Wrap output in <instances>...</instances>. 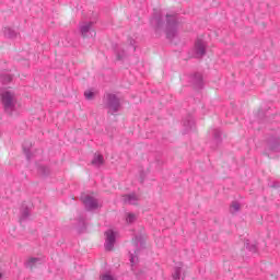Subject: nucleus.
<instances>
[{
	"mask_svg": "<svg viewBox=\"0 0 280 280\" xmlns=\"http://www.w3.org/2000/svg\"><path fill=\"white\" fill-rule=\"evenodd\" d=\"M195 58H202L207 54V43L202 39H197L192 49Z\"/></svg>",
	"mask_w": 280,
	"mask_h": 280,
	"instance_id": "6",
	"label": "nucleus"
},
{
	"mask_svg": "<svg viewBox=\"0 0 280 280\" xmlns=\"http://www.w3.org/2000/svg\"><path fill=\"white\" fill-rule=\"evenodd\" d=\"M0 280H3V272L0 271Z\"/></svg>",
	"mask_w": 280,
	"mask_h": 280,
	"instance_id": "24",
	"label": "nucleus"
},
{
	"mask_svg": "<svg viewBox=\"0 0 280 280\" xmlns=\"http://www.w3.org/2000/svg\"><path fill=\"white\" fill-rule=\"evenodd\" d=\"M124 202H126L127 205H137V202H139V197H137V195L131 194V195H127L122 198Z\"/></svg>",
	"mask_w": 280,
	"mask_h": 280,
	"instance_id": "9",
	"label": "nucleus"
},
{
	"mask_svg": "<svg viewBox=\"0 0 280 280\" xmlns=\"http://www.w3.org/2000/svg\"><path fill=\"white\" fill-rule=\"evenodd\" d=\"M0 102L5 110V113L12 114L16 108L19 98L16 97V92L12 89H4L0 92Z\"/></svg>",
	"mask_w": 280,
	"mask_h": 280,
	"instance_id": "1",
	"label": "nucleus"
},
{
	"mask_svg": "<svg viewBox=\"0 0 280 280\" xmlns=\"http://www.w3.org/2000/svg\"><path fill=\"white\" fill-rule=\"evenodd\" d=\"M24 152L26 154V158L30 159V149L24 147Z\"/></svg>",
	"mask_w": 280,
	"mask_h": 280,
	"instance_id": "22",
	"label": "nucleus"
},
{
	"mask_svg": "<svg viewBox=\"0 0 280 280\" xmlns=\"http://www.w3.org/2000/svg\"><path fill=\"white\" fill-rule=\"evenodd\" d=\"M249 250H252V253H257V245H252Z\"/></svg>",
	"mask_w": 280,
	"mask_h": 280,
	"instance_id": "21",
	"label": "nucleus"
},
{
	"mask_svg": "<svg viewBox=\"0 0 280 280\" xmlns=\"http://www.w3.org/2000/svg\"><path fill=\"white\" fill-rule=\"evenodd\" d=\"M183 277H185V265L177 262L173 268L172 278L174 280H180Z\"/></svg>",
	"mask_w": 280,
	"mask_h": 280,
	"instance_id": "7",
	"label": "nucleus"
},
{
	"mask_svg": "<svg viewBox=\"0 0 280 280\" xmlns=\"http://www.w3.org/2000/svg\"><path fill=\"white\" fill-rule=\"evenodd\" d=\"M30 215V209L25 208L24 210H22V218L25 219Z\"/></svg>",
	"mask_w": 280,
	"mask_h": 280,
	"instance_id": "19",
	"label": "nucleus"
},
{
	"mask_svg": "<svg viewBox=\"0 0 280 280\" xmlns=\"http://www.w3.org/2000/svg\"><path fill=\"white\" fill-rule=\"evenodd\" d=\"M4 36L7 38H16V33L12 28H4Z\"/></svg>",
	"mask_w": 280,
	"mask_h": 280,
	"instance_id": "14",
	"label": "nucleus"
},
{
	"mask_svg": "<svg viewBox=\"0 0 280 280\" xmlns=\"http://www.w3.org/2000/svg\"><path fill=\"white\" fill-rule=\"evenodd\" d=\"M240 211H242V203H240V201H232L230 205V213L235 215V213H240Z\"/></svg>",
	"mask_w": 280,
	"mask_h": 280,
	"instance_id": "10",
	"label": "nucleus"
},
{
	"mask_svg": "<svg viewBox=\"0 0 280 280\" xmlns=\"http://www.w3.org/2000/svg\"><path fill=\"white\" fill-rule=\"evenodd\" d=\"M92 165H95L96 167H100V165H104V156L101 154L94 155V159L92 160Z\"/></svg>",
	"mask_w": 280,
	"mask_h": 280,
	"instance_id": "11",
	"label": "nucleus"
},
{
	"mask_svg": "<svg viewBox=\"0 0 280 280\" xmlns=\"http://www.w3.org/2000/svg\"><path fill=\"white\" fill-rule=\"evenodd\" d=\"M3 82H12V75L8 74L3 78Z\"/></svg>",
	"mask_w": 280,
	"mask_h": 280,
	"instance_id": "20",
	"label": "nucleus"
},
{
	"mask_svg": "<svg viewBox=\"0 0 280 280\" xmlns=\"http://www.w3.org/2000/svg\"><path fill=\"white\" fill-rule=\"evenodd\" d=\"M166 21H167V31L166 36L167 38H174L176 36V14H166Z\"/></svg>",
	"mask_w": 280,
	"mask_h": 280,
	"instance_id": "4",
	"label": "nucleus"
},
{
	"mask_svg": "<svg viewBox=\"0 0 280 280\" xmlns=\"http://www.w3.org/2000/svg\"><path fill=\"white\" fill-rule=\"evenodd\" d=\"M129 255H130V264H131V268H135V266L138 264L139 261V257H137V250H135L133 253L132 252H129Z\"/></svg>",
	"mask_w": 280,
	"mask_h": 280,
	"instance_id": "13",
	"label": "nucleus"
},
{
	"mask_svg": "<svg viewBox=\"0 0 280 280\" xmlns=\"http://www.w3.org/2000/svg\"><path fill=\"white\" fill-rule=\"evenodd\" d=\"M117 240V232L115 230H107L105 232V249L113 250L115 241Z\"/></svg>",
	"mask_w": 280,
	"mask_h": 280,
	"instance_id": "5",
	"label": "nucleus"
},
{
	"mask_svg": "<svg viewBox=\"0 0 280 280\" xmlns=\"http://www.w3.org/2000/svg\"><path fill=\"white\" fill-rule=\"evenodd\" d=\"M81 198L88 211H95V209H100V207H102V203L91 195H83Z\"/></svg>",
	"mask_w": 280,
	"mask_h": 280,
	"instance_id": "3",
	"label": "nucleus"
},
{
	"mask_svg": "<svg viewBox=\"0 0 280 280\" xmlns=\"http://www.w3.org/2000/svg\"><path fill=\"white\" fill-rule=\"evenodd\" d=\"M130 45L132 46V49H133V51H135V40H130Z\"/></svg>",
	"mask_w": 280,
	"mask_h": 280,
	"instance_id": "23",
	"label": "nucleus"
},
{
	"mask_svg": "<svg viewBox=\"0 0 280 280\" xmlns=\"http://www.w3.org/2000/svg\"><path fill=\"white\" fill-rule=\"evenodd\" d=\"M184 126L191 130L195 128L196 124L192 120H188L187 122H184Z\"/></svg>",
	"mask_w": 280,
	"mask_h": 280,
	"instance_id": "17",
	"label": "nucleus"
},
{
	"mask_svg": "<svg viewBox=\"0 0 280 280\" xmlns=\"http://www.w3.org/2000/svg\"><path fill=\"white\" fill-rule=\"evenodd\" d=\"M84 97L85 100H93V97H95V92H93L92 90H88L84 92Z\"/></svg>",
	"mask_w": 280,
	"mask_h": 280,
	"instance_id": "16",
	"label": "nucleus"
},
{
	"mask_svg": "<svg viewBox=\"0 0 280 280\" xmlns=\"http://www.w3.org/2000/svg\"><path fill=\"white\" fill-rule=\"evenodd\" d=\"M91 27H93V22H84L80 25V31L82 36H86L89 32H91Z\"/></svg>",
	"mask_w": 280,
	"mask_h": 280,
	"instance_id": "8",
	"label": "nucleus"
},
{
	"mask_svg": "<svg viewBox=\"0 0 280 280\" xmlns=\"http://www.w3.org/2000/svg\"><path fill=\"white\" fill-rule=\"evenodd\" d=\"M36 264H40V258L31 257L26 260L27 268H33V266H36Z\"/></svg>",
	"mask_w": 280,
	"mask_h": 280,
	"instance_id": "12",
	"label": "nucleus"
},
{
	"mask_svg": "<svg viewBox=\"0 0 280 280\" xmlns=\"http://www.w3.org/2000/svg\"><path fill=\"white\" fill-rule=\"evenodd\" d=\"M107 108L112 115H115L121 108V103H119V98L115 94L106 95Z\"/></svg>",
	"mask_w": 280,
	"mask_h": 280,
	"instance_id": "2",
	"label": "nucleus"
},
{
	"mask_svg": "<svg viewBox=\"0 0 280 280\" xmlns=\"http://www.w3.org/2000/svg\"><path fill=\"white\" fill-rule=\"evenodd\" d=\"M118 60H121V55H117Z\"/></svg>",
	"mask_w": 280,
	"mask_h": 280,
	"instance_id": "25",
	"label": "nucleus"
},
{
	"mask_svg": "<svg viewBox=\"0 0 280 280\" xmlns=\"http://www.w3.org/2000/svg\"><path fill=\"white\" fill-rule=\"evenodd\" d=\"M135 220H137V215H135L133 213H127L126 222H128V224H132Z\"/></svg>",
	"mask_w": 280,
	"mask_h": 280,
	"instance_id": "15",
	"label": "nucleus"
},
{
	"mask_svg": "<svg viewBox=\"0 0 280 280\" xmlns=\"http://www.w3.org/2000/svg\"><path fill=\"white\" fill-rule=\"evenodd\" d=\"M102 280H115V278H113V276L105 273L101 277Z\"/></svg>",
	"mask_w": 280,
	"mask_h": 280,
	"instance_id": "18",
	"label": "nucleus"
}]
</instances>
